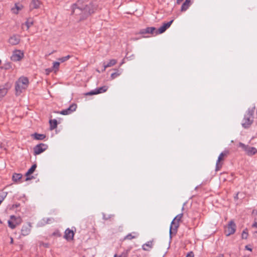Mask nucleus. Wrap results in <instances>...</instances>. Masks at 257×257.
Instances as JSON below:
<instances>
[{"mask_svg": "<svg viewBox=\"0 0 257 257\" xmlns=\"http://www.w3.org/2000/svg\"><path fill=\"white\" fill-rule=\"evenodd\" d=\"M238 147L241 148L248 156H252L257 153L255 148L245 145L241 142L239 143Z\"/></svg>", "mask_w": 257, "mask_h": 257, "instance_id": "20e7f679", "label": "nucleus"}, {"mask_svg": "<svg viewBox=\"0 0 257 257\" xmlns=\"http://www.w3.org/2000/svg\"><path fill=\"white\" fill-rule=\"evenodd\" d=\"M40 4L41 3L39 0H32L30 4V11L35 9L39 8Z\"/></svg>", "mask_w": 257, "mask_h": 257, "instance_id": "f3484780", "label": "nucleus"}, {"mask_svg": "<svg viewBox=\"0 0 257 257\" xmlns=\"http://www.w3.org/2000/svg\"><path fill=\"white\" fill-rule=\"evenodd\" d=\"M186 257H194V253L192 251L189 252Z\"/></svg>", "mask_w": 257, "mask_h": 257, "instance_id": "4c0bfd02", "label": "nucleus"}, {"mask_svg": "<svg viewBox=\"0 0 257 257\" xmlns=\"http://www.w3.org/2000/svg\"><path fill=\"white\" fill-rule=\"evenodd\" d=\"M70 58V55H67L66 56L62 57L61 58H59L58 60L60 62L63 63V62H64L68 60Z\"/></svg>", "mask_w": 257, "mask_h": 257, "instance_id": "cd10ccee", "label": "nucleus"}, {"mask_svg": "<svg viewBox=\"0 0 257 257\" xmlns=\"http://www.w3.org/2000/svg\"><path fill=\"white\" fill-rule=\"evenodd\" d=\"M243 257H248V256H243Z\"/></svg>", "mask_w": 257, "mask_h": 257, "instance_id": "603ef678", "label": "nucleus"}, {"mask_svg": "<svg viewBox=\"0 0 257 257\" xmlns=\"http://www.w3.org/2000/svg\"><path fill=\"white\" fill-rule=\"evenodd\" d=\"M24 57V53L20 50H16L11 56V60L14 61L21 60Z\"/></svg>", "mask_w": 257, "mask_h": 257, "instance_id": "9b49d317", "label": "nucleus"}, {"mask_svg": "<svg viewBox=\"0 0 257 257\" xmlns=\"http://www.w3.org/2000/svg\"><path fill=\"white\" fill-rule=\"evenodd\" d=\"M57 113H60L61 114H62V115H67V114H69L68 112V111L66 110V109H64V110H61V111L60 112H57Z\"/></svg>", "mask_w": 257, "mask_h": 257, "instance_id": "c9c22d12", "label": "nucleus"}, {"mask_svg": "<svg viewBox=\"0 0 257 257\" xmlns=\"http://www.w3.org/2000/svg\"><path fill=\"white\" fill-rule=\"evenodd\" d=\"M238 193H237L236 194L235 196H234V199H236H236H238Z\"/></svg>", "mask_w": 257, "mask_h": 257, "instance_id": "49530a36", "label": "nucleus"}, {"mask_svg": "<svg viewBox=\"0 0 257 257\" xmlns=\"http://www.w3.org/2000/svg\"><path fill=\"white\" fill-rule=\"evenodd\" d=\"M77 108V105L75 103H73L69 106V107L66 109L69 114L71 113L76 110Z\"/></svg>", "mask_w": 257, "mask_h": 257, "instance_id": "5701e85b", "label": "nucleus"}, {"mask_svg": "<svg viewBox=\"0 0 257 257\" xmlns=\"http://www.w3.org/2000/svg\"><path fill=\"white\" fill-rule=\"evenodd\" d=\"M135 238H136V236L135 235H133L132 233H129L125 236L124 239L131 240L132 239Z\"/></svg>", "mask_w": 257, "mask_h": 257, "instance_id": "2f4dec72", "label": "nucleus"}, {"mask_svg": "<svg viewBox=\"0 0 257 257\" xmlns=\"http://www.w3.org/2000/svg\"><path fill=\"white\" fill-rule=\"evenodd\" d=\"M183 216V214L182 213L179 214L174 218L173 220H174L175 221H178V222H179V221L181 220V218H182Z\"/></svg>", "mask_w": 257, "mask_h": 257, "instance_id": "7c9ffc66", "label": "nucleus"}, {"mask_svg": "<svg viewBox=\"0 0 257 257\" xmlns=\"http://www.w3.org/2000/svg\"><path fill=\"white\" fill-rule=\"evenodd\" d=\"M49 123L50 130H53L56 128L58 124L57 121L55 119H50L49 120Z\"/></svg>", "mask_w": 257, "mask_h": 257, "instance_id": "4be33fe9", "label": "nucleus"}, {"mask_svg": "<svg viewBox=\"0 0 257 257\" xmlns=\"http://www.w3.org/2000/svg\"><path fill=\"white\" fill-rule=\"evenodd\" d=\"M43 221L45 222L46 224H49L54 222V219L53 218H44L43 219Z\"/></svg>", "mask_w": 257, "mask_h": 257, "instance_id": "c756f323", "label": "nucleus"}, {"mask_svg": "<svg viewBox=\"0 0 257 257\" xmlns=\"http://www.w3.org/2000/svg\"><path fill=\"white\" fill-rule=\"evenodd\" d=\"M255 109L254 106L251 108H249L244 115L242 122V126L244 128H247L250 127L253 121V114Z\"/></svg>", "mask_w": 257, "mask_h": 257, "instance_id": "f03ea898", "label": "nucleus"}, {"mask_svg": "<svg viewBox=\"0 0 257 257\" xmlns=\"http://www.w3.org/2000/svg\"><path fill=\"white\" fill-rule=\"evenodd\" d=\"M121 74V72H120L118 70H116V72L112 73L111 74L110 78L111 79H114L118 76H119Z\"/></svg>", "mask_w": 257, "mask_h": 257, "instance_id": "bb28decb", "label": "nucleus"}, {"mask_svg": "<svg viewBox=\"0 0 257 257\" xmlns=\"http://www.w3.org/2000/svg\"><path fill=\"white\" fill-rule=\"evenodd\" d=\"M16 8L17 9V12H15L14 11V13H15V14H18V11L19 10H21V8L20 7V6H18L16 4ZM13 11H14V9H13Z\"/></svg>", "mask_w": 257, "mask_h": 257, "instance_id": "e433bc0d", "label": "nucleus"}, {"mask_svg": "<svg viewBox=\"0 0 257 257\" xmlns=\"http://www.w3.org/2000/svg\"><path fill=\"white\" fill-rule=\"evenodd\" d=\"M252 227H256L257 228V222H255L253 224H252Z\"/></svg>", "mask_w": 257, "mask_h": 257, "instance_id": "c03bdc74", "label": "nucleus"}, {"mask_svg": "<svg viewBox=\"0 0 257 257\" xmlns=\"http://www.w3.org/2000/svg\"><path fill=\"white\" fill-rule=\"evenodd\" d=\"M123 254V253H121V255H120L118 256H117V255L115 254H114V257H122ZM124 257H126L125 254H124Z\"/></svg>", "mask_w": 257, "mask_h": 257, "instance_id": "37998d69", "label": "nucleus"}, {"mask_svg": "<svg viewBox=\"0 0 257 257\" xmlns=\"http://www.w3.org/2000/svg\"><path fill=\"white\" fill-rule=\"evenodd\" d=\"M228 154V151H224L220 153L218 158V160L216 162L215 168L216 171H217L221 169V168L222 167V164H221L220 162L223 160V158L224 157H226Z\"/></svg>", "mask_w": 257, "mask_h": 257, "instance_id": "1a4fd4ad", "label": "nucleus"}, {"mask_svg": "<svg viewBox=\"0 0 257 257\" xmlns=\"http://www.w3.org/2000/svg\"><path fill=\"white\" fill-rule=\"evenodd\" d=\"M117 61L115 59H111L107 63H103V67L104 69L102 70V71H104L106 68L111 67L114 65L116 63Z\"/></svg>", "mask_w": 257, "mask_h": 257, "instance_id": "a211bd4d", "label": "nucleus"}, {"mask_svg": "<svg viewBox=\"0 0 257 257\" xmlns=\"http://www.w3.org/2000/svg\"><path fill=\"white\" fill-rule=\"evenodd\" d=\"M256 233H257V231H256Z\"/></svg>", "mask_w": 257, "mask_h": 257, "instance_id": "864d4df0", "label": "nucleus"}, {"mask_svg": "<svg viewBox=\"0 0 257 257\" xmlns=\"http://www.w3.org/2000/svg\"><path fill=\"white\" fill-rule=\"evenodd\" d=\"M59 65H60V62H54L53 63V67L54 69L57 70L59 68Z\"/></svg>", "mask_w": 257, "mask_h": 257, "instance_id": "72a5a7b5", "label": "nucleus"}, {"mask_svg": "<svg viewBox=\"0 0 257 257\" xmlns=\"http://www.w3.org/2000/svg\"><path fill=\"white\" fill-rule=\"evenodd\" d=\"M236 230V225L233 221L231 220L229 222V223L226 227L225 230V233L226 236H229L233 234Z\"/></svg>", "mask_w": 257, "mask_h": 257, "instance_id": "39448f33", "label": "nucleus"}, {"mask_svg": "<svg viewBox=\"0 0 257 257\" xmlns=\"http://www.w3.org/2000/svg\"><path fill=\"white\" fill-rule=\"evenodd\" d=\"M245 248L248 250H249V251H251L252 250V248L249 247L248 245H246L245 246Z\"/></svg>", "mask_w": 257, "mask_h": 257, "instance_id": "79ce46f5", "label": "nucleus"}, {"mask_svg": "<svg viewBox=\"0 0 257 257\" xmlns=\"http://www.w3.org/2000/svg\"><path fill=\"white\" fill-rule=\"evenodd\" d=\"M1 63H2V61H1V60H0V64H1Z\"/></svg>", "mask_w": 257, "mask_h": 257, "instance_id": "3c124183", "label": "nucleus"}, {"mask_svg": "<svg viewBox=\"0 0 257 257\" xmlns=\"http://www.w3.org/2000/svg\"><path fill=\"white\" fill-rule=\"evenodd\" d=\"M36 168H37V164H34L28 170V171H27V172L25 174L26 176L27 177L26 179H25V181H28V180H31V179H33V178H34L33 176H32V177H29V176L31 174H33L34 173V172L35 171Z\"/></svg>", "mask_w": 257, "mask_h": 257, "instance_id": "f8f14e48", "label": "nucleus"}, {"mask_svg": "<svg viewBox=\"0 0 257 257\" xmlns=\"http://www.w3.org/2000/svg\"><path fill=\"white\" fill-rule=\"evenodd\" d=\"M153 247V241H149L145 243L142 246V248L144 250L149 251Z\"/></svg>", "mask_w": 257, "mask_h": 257, "instance_id": "6ab92c4d", "label": "nucleus"}, {"mask_svg": "<svg viewBox=\"0 0 257 257\" xmlns=\"http://www.w3.org/2000/svg\"><path fill=\"white\" fill-rule=\"evenodd\" d=\"M103 218L104 220H108L110 217L109 216H106V215L104 214H103Z\"/></svg>", "mask_w": 257, "mask_h": 257, "instance_id": "ea45409f", "label": "nucleus"}, {"mask_svg": "<svg viewBox=\"0 0 257 257\" xmlns=\"http://www.w3.org/2000/svg\"><path fill=\"white\" fill-rule=\"evenodd\" d=\"M173 21L174 20H172L166 23H164L163 25L158 30L156 31V34L157 35L159 34H162L165 32L166 30L171 26Z\"/></svg>", "mask_w": 257, "mask_h": 257, "instance_id": "9d476101", "label": "nucleus"}, {"mask_svg": "<svg viewBox=\"0 0 257 257\" xmlns=\"http://www.w3.org/2000/svg\"><path fill=\"white\" fill-rule=\"evenodd\" d=\"M122 253H123L122 257L124 256V254H125V255L127 256L126 253L123 252Z\"/></svg>", "mask_w": 257, "mask_h": 257, "instance_id": "09e8293b", "label": "nucleus"}, {"mask_svg": "<svg viewBox=\"0 0 257 257\" xmlns=\"http://www.w3.org/2000/svg\"><path fill=\"white\" fill-rule=\"evenodd\" d=\"M216 257H224V254L220 253V254H219Z\"/></svg>", "mask_w": 257, "mask_h": 257, "instance_id": "a18cd8bd", "label": "nucleus"}, {"mask_svg": "<svg viewBox=\"0 0 257 257\" xmlns=\"http://www.w3.org/2000/svg\"><path fill=\"white\" fill-rule=\"evenodd\" d=\"M8 92V90L4 87L0 88V98L5 96Z\"/></svg>", "mask_w": 257, "mask_h": 257, "instance_id": "a878e982", "label": "nucleus"}, {"mask_svg": "<svg viewBox=\"0 0 257 257\" xmlns=\"http://www.w3.org/2000/svg\"><path fill=\"white\" fill-rule=\"evenodd\" d=\"M8 224H9V226L12 229H14L16 225V224H15L13 221H11V220H9L8 221Z\"/></svg>", "mask_w": 257, "mask_h": 257, "instance_id": "473e14b6", "label": "nucleus"}, {"mask_svg": "<svg viewBox=\"0 0 257 257\" xmlns=\"http://www.w3.org/2000/svg\"><path fill=\"white\" fill-rule=\"evenodd\" d=\"M13 238H11V243H13Z\"/></svg>", "mask_w": 257, "mask_h": 257, "instance_id": "8fccbe9b", "label": "nucleus"}, {"mask_svg": "<svg viewBox=\"0 0 257 257\" xmlns=\"http://www.w3.org/2000/svg\"><path fill=\"white\" fill-rule=\"evenodd\" d=\"M53 235H58L59 236H60V235H61L60 233L58 231H56V232H53Z\"/></svg>", "mask_w": 257, "mask_h": 257, "instance_id": "a19ab883", "label": "nucleus"}, {"mask_svg": "<svg viewBox=\"0 0 257 257\" xmlns=\"http://www.w3.org/2000/svg\"><path fill=\"white\" fill-rule=\"evenodd\" d=\"M32 136L37 140H43L46 138V135L44 134H40L38 133H35L32 135Z\"/></svg>", "mask_w": 257, "mask_h": 257, "instance_id": "412c9836", "label": "nucleus"}, {"mask_svg": "<svg viewBox=\"0 0 257 257\" xmlns=\"http://www.w3.org/2000/svg\"><path fill=\"white\" fill-rule=\"evenodd\" d=\"M40 246H44L46 248H48L49 247V244L48 243H44L43 242H40L39 244Z\"/></svg>", "mask_w": 257, "mask_h": 257, "instance_id": "f704fd0d", "label": "nucleus"}, {"mask_svg": "<svg viewBox=\"0 0 257 257\" xmlns=\"http://www.w3.org/2000/svg\"><path fill=\"white\" fill-rule=\"evenodd\" d=\"M20 206V203L15 204H14V205L12 206V208H16L19 207Z\"/></svg>", "mask_w": 257, "mask_h": 257, "instance_id": "58836bf2", "label": "nucleus"}, {"mask_svg": "<svg viewBox=\"0 0 257 257\" xmlns=\"http://www.w3.org/2000/svg\"><path fill=\"white\" fill-rule=\"evenodd\" d=\"M95 8L92 3L86 4L82 0H78L72 6V14L79 16V21L86 19L94 12Z\"/></svg>", "mask_w": 257, "mask_h": 257, "instance_id": "f257e3e1", "label": "nucleus"}, {"mask_svg": "<svg viewBox=\"0 0 257 257\" xmlns=\"http://www.w3.org/2000/svg\"><path fill=\"white\" fill-rule=\"evenodd\" d=\"M22 177L21 174L15 173L13 174L12 178L14 182H17L19 181Z\"/></svg>", "mask_w": 257, "mask_h": 257, "instance_id": "393cba45", "label": "nucleus"}, {"mask_svg": "<svg viewBox=\"0 0 257 257\" xmlns=\"http://www.w3.org/2000/svg\"><path fill=\"white\" fill-rule=\"evenodd\" d=\"M191 4V0H185V2L181 6V11H186L189 7Z\"/></svg>", "mask_w": 257, "mask_h": 257, "instance_id": "aec40b11", "label": "nucleus"}, {"mask_svg": "<svg viewBox=\"0 0 257 257\" xmlns=\"http://www.w3.org/2000/svg\"><path fill=\"white\" fill-rule=\"evenodd\" d=\"M74 233L73 230L67 228L65 231L64 237L67 240H72L74 237Z\"/></svg>", "mask_w": 257, "mask_h": 257, "instance_id": "4468645a", "label": "nucleus"}, {"mask_svg": "<svg viewBox=\"0 0 257 257\" xmlns=\"http://www.w3.org/2000/svg\"><path fill=\"white\" fill-rule=\"evenodd\" d=\"M179 222L178 221H175L174 220H173L170 227V238H172V236L173 235H176L177 232L178 228L179 226Z\"/></svg>", "mask_w": 257, "mask_h": 257, "instance_id": "0eeeda50", "label": "nucleus"}, {"mask_svg": "<svg viewBox=\"0 0 257 257\" xmlns=\"http://www.w3.org/2000/svg\"><path fill=\"white\" fill-rule=\"evenodd\" d=\"M31 225L28 224L26 225H24L21 229V233L23 236L28 235L31 231Z\"/></svg>", "mask_w": 257, "mask_h": 257, "instance_id": "dca6fc26", "label": "nucleus"}, {"mask_svg": "<svg viewBox=\"0 0 257 257\" xmlns=\"http://www.w3.org/2000/svg\"><path fill=\"white\" fill-rule=\"evenodd\" d=\"M48 148V146L47 145L41 143L40 144H38L36 145L34 148V153L35 155H39L41 153L44 152L45 150H46Z\"/></svg>", "mask_w": 257, "mask_h": 257, "instance_id": "423d86ee", "label": "nucleus"}, {"mask_svg": "<svg viewBox=\"0 0 257 257\" xmlns=\"http://www.w3.org/2000/svg\"><path fill=\"white\" fill-rule=\"evenodd\" d=\"M29 79L26 77H21L16 82L15 89L16 94H20L24 90L26 89L29 84Z\"/></svg>", "mask_w": 257, "mask_h": 257, "instance_id": "7ed1b4c3", "label": "nucleus"}, {"mask_svg": "<svg viewBox=\"0 0 257 257\" xmlns=\"http://www.w3.org/2000/svg\"><path fill=\"white\" fill-rule=\"evenodd\" d=\"M107 89H108V86L104 85L102 87L97 88H96L94 90H92L89 92H88L86 93H85V95H96V94L105 92L107 91Z\"/></svg>", "mask_w": 257, "mask_h": 257, "instance_id": "6e6552de", "label": "nucleus"}, {"mask_svg": "<svg viewBox=\"0 0 257 257\" xmlns=\"http://www.w3.org/2000/svg\"><path fill=\"white\" fill-rule=\"evenodd\" d=\"M11 218L13 219H15V218H16V217H15V216H14V215H12V216H11Z\"/></svg>", "mask_w": 257, "mask_h": 257, "instance_id": "de8ad7c7", "label": "nucleus"}, {"mask_svg": "<svg viewBox=\"0 0 257 257\" xmlns=\"http://www.w3.org/2000/svg\"><path fill=\"white\" fill-rule=\"evenodd\" d=\"M25 24L27 26V30H29V28L34 24V21L33 19L32 18H29L27 19Z\"/></svg>", "mask_w": 257, "mask_h": 257, "instance_id": "b1692460", "label": "nucleus"}, {"mask_svg": "<svg viewBox=\"0 0 257 257\" xmlns=\"http://www.w3.org/2000/svg\"><path fill=\"white\" fill-rule=\"evenodd\" d=\"M156 29L155 27H147L146 29L140 30L139 32L140 34L144 35L146 34H153L155 33Z\"/></svg>", "mask_w": 257, "mask_h": 257, "instance_id": "ddd939ff", "label": "nucleus"}, {"mask_svg": "<svg viewBox=\"0 0 257 257\" xmlns=\"http://www.w3.org/2000/svg\"><path fill=\"white\" fill-rule=\"evenodd\" d=\"M248 236L247 229L246 228L242 232L241 237L242 239H246Z\"/></svg>", "mask_w": 257, "mask_h": 257, "instance_id": "c85d7f7f", "label": "nucleus"}, {"mask_svg": "<svg viewBox=\"0 0 257 257\" xmlns=\"http://www.w3.org/2000/svg\"><path fill=\"white\" fill-rule=\"evenodd\" d=\"M20 41V37L18 35H13L9 39V43L13 45H15L19 43Z\"/></svg>", "mask_w": 257, "mask_h": 257, "instance_id": "2eb2a0df", "label": "nucleus"}]
</instances>
